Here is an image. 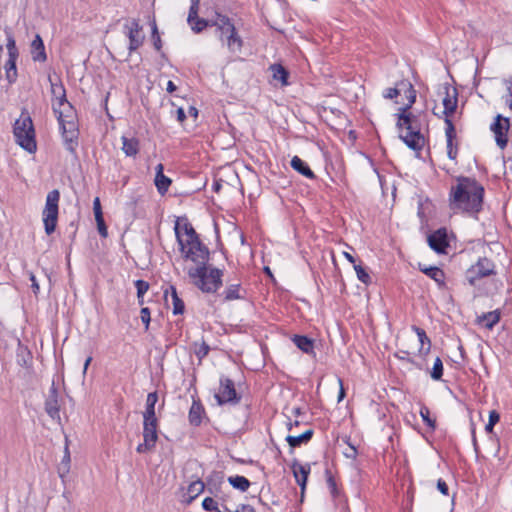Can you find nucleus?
Returning a JSON list of instances; mask_svg holds the SVG:
<instances>
[{
	"instance_id": "f257e3e1",
	"label": "nucleus",
	"mask_w": 512,
	"mask_h": 512,
	"mask_svg": "<svg viewBox=\"0 0 512 512\" xmlns=\"http://www.w3.org/2000/svg\"><path fill=\"white\" fill-rule=\"evenodd\" d=\"M484 187L474 178L459 177L449 193L450 208L468 213H478L482 209Z\"/></svg>"
},
{
	"instance_id": "f03ea898",
	"label": "nucleus",
	"mask_w": 512,
	"mask_h": 512,
	"mask_svg": "<svg viewBox=\"0 0 512 512\" xmlns=\"http://www.w3.org/2000/svg\"><path fill=\"white\" fill-rule=\"evenodd\" d=\"M398 86L402 87L408 99V103L405 106L399 108V113L397 114L398 128L406 129L405 135L401 134L400 138L410 149L420 151L422 150L425 144V139L420 132V125L418 124V119L411 113H408V110L416 101V90L414 89L413 85L407 80L400 81L398 83Z\"/></svg>"
},
{
	"instance_id": "7ed1b4c3",
	"label": "nucleus",
	"mask_w": 512,
	"mask_h": 512,
	"mask_svg": "<svg viewBox=\"0 0 512 512\" xmlns=\"http://www.w3.org/2000/svg\"><path fill=\"white\" fill-rule=\"evenodd\" d=\"M496 264L491 258H478L475 264L465 271V280L475 289V296H492L499 288L500 281Z\"/></svg>"
},
{
	"instance_id": "20e7f679",
	"label": "nucleus",
	"mask_w": 512,
	"mask_h": 512,
	"mask_svg": "<svg viewBox=\"0 0 512 512\" xmlns=\"http://www.w3.org/2000/svg\"><path fill=\"white\" fill-rule=\"evenodd\" d=\"M174 230L184 256H210L209 248L200 239L187 217H177Z\"/></svg>"
},
{
	"instance_id": "39448f33",
	"label": "nucleus",
	"mask_w": 512,
	"mask_h": 512,
	"mask_svg": "<svg viewBox=\"0 0 512 512\" xmlns=\"http://www.w3.org/2000/svg\"><path fill=\"white\" fill-rule=\"evenodd\" d=\"M223 275V270L207 265L206 262H201L188 270L192 284L207 294H215L222 287Z\"/></svg>"
},
{
	"instance_id": "423d86ee",
	"label": "nucleus",
	"mask_w": 512,
	"mask_h": 512,
	"mask_svg": "<svg viewBox=\"0 0 512 512\" xmlns=\"http://www.w3.org/2000/svg\"><path fill=\"white\" fill-rule=\"evenodd\" d=\"M52 109L60 124L66 149L70 153L75 154L76 146L78 144L79 130L74 107L69 103L60 109L56 104H52Z\"/></svg>"
},
{
	"instance_id": "0eeeda50",
	"label": "nucleus",
	"mask_w": 512,
	"mask_h": 512,
	"mask_svg": "<svg viewBox=\"0 0 512 512\" xmlns=\"http://www.w3.org/2000/svg\"><path fill=\"white\" fill-rule=\"evenodd\" d=\"M212 27H215L216 35L220 41L226 44L229 51L239 52L243 47V40L238 34L233 21L224 14L215 12L212 18Z\"/></svg>"
},
{
	"instance_id": "6e6552de",
	"label": "nucleus",
	"mask_w": 512,
	"mask_h": 512,
	"mask_svg": "<svg viewBox=\"0 0 512 512\" xmlns=\"http://www.w3.org/2000/svg\"><path fill=\"white\" fill-rule=\"evenodd\" d=\"M13 133L16 143L29 153L37 149L35 130L32 119L26 110L21 112L20 117L15 121Z\"/></svg>"
},
{
	"instance_id": "1a4fd4ad",
	"label": "nucleus",
	"mask_w": 512,
	"mask_h": 512,
	"mask_svg": "<svg viewBox=\"0 0 512 512\" xmlns=\"http://www.w3.org/2000/svg\"><path fill=\"white\" fill-rule=\"evenodd\" d=\"M60 192L57 189L50 191L46 197L45 208L43 210V223L45 232L50 235L55 231L58 220Z\"/></svg>"
},
{
	"instance_id": "9d476101",
	"label": "nucleus",
	"mask_w": 512,
	"mask_h": 512,
	"mask_svg": "<svg viewBox=\"0 0 512 512\" xmlns=\"http://www.w3.org/2000/svg\"><path fill=\"white\" fill-rule=\"evenodd\" d=\"M157 428V418H143V443L136 447L139 454L150 452L155 448L158 441Z\"/></svg>"
},
{
	"instance_id": "9b49d317",
	"label": "nucleus",
	"mask_w": 512,
	"mask_h": 512,
	"mask_svg": "<svg viewBox=\"0 0 512 512\" xmlns=\"http://www.w3.org/2000/svg\"><path fill=\"white\" fill-rule=\"evenodd\" d=\"M214 397L219 405H236L240 403L242 398L236 391L234 381L225 376L220 377L219 392Z\"/></svg>"
},
{
	"instance_id": "f8f14e48",
	"label": "nucleus",
	"mask_w": 512,
	"mask_h": 512,
	"mask_svg": "<svg viewBox=\"0 0 512 512\" xmlns=\"http://www.w3.org/2000/svg\"><path fill=\"white\" fill-rule=\"evenodd\" d=\"M454 239V235L446 228H439L428 236V244L436 253L447 254L446 249Z\"/></svg>"
},
{
	"instance_id": "ddd939ff",
	"label": "nucleus",
	"mask_w": 512,
	"mask_h": 512,
	"mask_svg": "<svg viewBox=\"0 0 512 512\" xmlns=\"http://www.w3.org/2000/svg\"><path fill=\"white\" fill-rule=\"evenodd\" d=\"M509 119L497 115L495 121L491 124V131L495 135V141L499 148L504 149L507 146V132L509 130Z\"/></svg>"
},
{
	"instance_id": "4468645a",
	"label": "nucleus",
	"mask_w": 512,
	"mask_h": 512,
	"mask_svg": "<svg viewBox=\"0 0 512 512\" xmlns=\"http://www.w3.org/2000/svg\"><path fill=\"white\" fill-rule=\"evenodd\" d=\"M124 28L127 29L126 35L129 39L128 50L131 54L143 44L144 35L141 34L142 26L139 24L137 19H133L130 25L126 24Z\"/></svg>"
},
{
	"instance_id": "2eb2a0df",
	"label": "nucleus",
	"mask_w": 512,
	"mask_h": 512,
	"mask_svg": "<svg viewBox=\"0 0 512 512\" xmlns=\"http://www.w3.org/2000/svg\"><path fill=\"white\" fill-rule=\"evenodd\" d=\"M444 122L447 154L451 160H455L458 154V143H454L457 137L456 129L451 119H444Z\"/></svg>"
},
{
	"instance_id": "dca6fc26",
	"label": "nucleus",
	"mask_w": 512,
	"mask_h": 512,
	"mask_svg": "<svg viewBox=\"0 0 512 512\" xmlns=\"http://www.w3.org/2000/svg\"><path fill=\"white\" fill-rule=\"evenodd\" d=\"M291 470L295 477L296 483L300 486L302 493L306 488L308 476L311 472V465L309 463L300 464L297 459L291 463Z\"/></svg>"
},
{
	"instance_id": "f3484780",
	"label": "nucleus",
	"mask_w": 512,
	"mask_h": 512,
	"mask_svg": "<svg viewBox=\"0 0 512 512\" xmlns=\"http://www.w3.org/2000/svg\"><path fill=\"white\" fill-rule=\"evenodd\" d=\"M445 119H451L458 104V93L456 88L445 87V97L443 98Z\"/></svg>"
},
{
	"instance_id": "a211bd4d",
	"label": "nucleus",
	"mask_w": 512,
	"mask_h": 512,
	"mask_svg": "<svg viewBox=\"0 0 512 512\" xmlns=\"http://www.w3.org/2000/svg\"><path fill=\"white\" fill-rule=\"evenodd\" d=\"M45 411L51 418H59L58 391L54 383L49 389V395L45 401Z\"/></svg>"
},
{
	"instance_id": "6ab92c4d",
	"label": "nucleus",
	"mask_w": 512,
	"mask_h": 512,
	"mask_svg": "<svg viewBox=\"0 0 512 512\" xmlns=\"http://www.w3.org/2000/svg\"><path fill=\"white\" fill-rule=\"evenodd\" d=\"M418 269L433 279L439 286L445 285V274L442 269L434 265H426L421 262L417 264Z\"/></svg>"
},
{
	"instance_id": "aec40b11",
	"label": "nucleus",
	"mask_w": 512,
	"mask_h": 512,
	"mask_svg": "<svg viewBox=\"0 0 512 512\" xmlns=\"http://www.w3.org/2000/svg\"><path fill=\"white\" fill-rule=\"evenodd\" d=\"M473 250L474 252L483 254L484 256L487 254L500 255L503 251V246L499 242L486 243L479 239L473 242Z\"/></svg>"
},
{
	"instance_id": "412c9836",
	"label": "nucleus",
	"mask_w": 512,
	"mask_h": 512,
	"mask_svg": "<svg viewBox=\"0 0 512 512\" xmlns=\"http://www.w3.org/2000/svg\"><path fill=\"white\" fill-rule=\"evenodd\" d=\"M30 52L32 60L35 62L43 63L47 60L44 42L39 34L35 35L30 45Z\"/></svg>"
},
{
	"instance_id": "4be33fe9",
	"label": "nucleus",
	"mask_w": 512,
	"mask_h": 512,
	"mask_svg": "<svg viewBox=\"0 0 512 512\" xmlns=\"http://www.w3.org/2000/svg\"><path fill=\"white\" fill-rule=\"evenodd\" d=\"M205 414V409L199 398H193L192 405L189 410L188 419L192 426L198 427L202 423V417Z\"/></svg>"
},
{
	"instance_id": "5701e85b",
	"label": "nucleus",
	"mask_w": 512,
	"mask_h": 512,
	"mask_svg": "<svg viewBox=\"0 0 512 512\" xmlns=\"http://www.w3.org/2000/svg\"><path fill=\"white\" fill-rule=\"evenodd\" d=\"M163 171H164V165L162 163H159L155 167L156 175H155L154 183L157 188V191L161 195H164L168 191V189L172 183L171 179L169 177L165 176Z\"/></svg>"
},
{
	"instance_id": "b1692460",
	"label": "nucleus",
	"mask_w": 512,
	"mask_h": 512,
	"mask_svg": "<svg viewBox=\"0 0 512 512\" xmlns=\"http://www.w3.org/2000/svg\"><path fill=\"white\" fill-rule=\"evenodd\" d=\"M204 483L207 491L215 497H218L223 483V474L221 472H212Z\"/></svg>"
},
{
	"instance_id": "393cba45",
	"label": "nucleus",
	"mask_w": 512,
	"mask_h": 512,
	"mask_svg": "<svg viewBox=\"0 0 512 512\" xmlns=\"http://www.w3.org/2000/svg\"><path fill=\"white\" fill-rule=\"evenodd\" d=\"M221 296L223 297V301L230 302L233 300H241L245 299L246 291L241 287V284H231L228 285Z\"/></svg>"
},
{
	"instance_id": "a878e982",
	"label": "nucleus",
	"mask_w": 512,
	"mask_h": 512,
	"mask_svg": "<svg viewBox=\"0 0 512 512\" xmlns=\"http://www.w3.org/2000/svg\"><path fill=\"white\" fill-rule=\"evenodd\" d=\"M411 329L416 333V335L418 337V341L420 343V347L418 349V354L421 356L428 355L431 350V340L427 336L425 330L416 325H413L411 327Z\"/></svg>"
},
{
	"instance_id": "bb28decb",
	"label": "nucleus",
	"mask_w": 512,
	"mask_h": 512,
	"mask_svg": "<svg viewBox=\"0 0 512 512\" xmlns=\"http://www.w3.org/2000/svg\"><path fill=\"white\" fill-rule=\"evenodd\" d=\"M122 151L127 157H136L140 150V142L136 137L122 136Z\"/></svg>"
},
{
	"instance_id": "cd10ccee",
	"label": "nucleus",
	"mask_w": 512,
	"mask_h": 512,
	"mask_svg": "<svg viewBox=\"0 0 512 512\" xmlns=\"http://www.w3.org/2000/svg\"><path fill=\"white\" fill-rule=\"evenodd\" d=\"M500 321V311L494 310L478 316L476 323L491 330Z\"/></svg>"
},
{
	"instance_id": "c85d7f7f",
	"label": "nucleus",
	"mask_w": 512,
	"mask_h": 512,
	"mask_svg": "<svg viewBox=\"0 0 512 512\" xmlns=\"http://www.w3.org/2000/svg\"><path fill=\"white\" fill-rule=\"evenodd\" d=\"M350 263L353 264L354 270L357 274V278L362 283L368 285L371 283V277L368 269L363 265L361 258H347Z\"/></svg>"
},
{
	"instance_id": "c756f323",
	"label": "nucleus",
	"mask_w": 512,
	"mask_h": 512,
	"mask_svg": "<svg viewBox=\"0 0 512 512\" xmlns=\"http://www.w3.org/2000/svg\"><path fill=\"white\" fill-rule=\"evenodd\" d=\"M290 164H291V167L295 171H297L301 175L305 176L306 178H309V179H315L316 178V175L310 169L308 164L305 161H303L300 157L294 156L291 159V163Z\"/></svg>"
},
{
	"instance_id": "7c9ffc66",
	"label": "nucleus",
	"mask_w": 512,
	"mask_h": 512,
	"mask_svg": "<svg viewBox=\"0 0 512 512\" xmlns=\"http://www.w3.org/2000/svg\"><path fill=\"white\" fill-rule=\"evenodd\" d=\"M313 435L314 431L312 429H308L298 436L288 435L285 440L289 444L290 448L294 449L302 444H307L312 439Z\"/></svg>"
},
{
	"instance_id": "2f4dec72",
	"label": "nucleus",
	"mask_w": 512,
	"mask_h": 512,
	"mask_svg": "<svg viewBox=\"0 0 512 512\" xmlns=\"http://www.w3.org/2000/svg\"><path fill=\"white\" fill-rule=\"evenodd\" d=\"M293 343L306 354L314 353V341L313 339L305 335H294L292 338Z\"/></svg>"
},
{
	"instance_id": "473e14b6",
	"label": "nucleus",
	"mask_w": 512,
	"mask_h": 512,
	"mask_svg": "<svg viewBox=\"0 0 512 512\" xmlns=\"http://www.w3.org/2000/svg\"><path fill=\"white\" fill-rule=\"evenodd\" d=\"M16 360L18 365L21 367L30 368L33 360L31 351L19 343V347L16 352Z\"/></svg>"
},
{
	"instance_id": "72a5a7b5",
	"label": "nucleus",
	"mask_w": 512,
	"mask_h": 512,
	"mask_svg": "<svg viewBox=\"0 0 512 512\" xmlns=\"http://www.w3.org/2000/svg\"><path fill=\"white\" fill-rule=\"evenodd\" d=\"M157 402L158 393L156 391L148 393L143 418H157L155 413V406Z\"/></svg>"
},
{
	"instance_id": "f704fd0d",
	"label": "nucleus",
	"mask_w": 512,
	"mask_h": 512,
	"mask_svg": "<svg viewBox=\"0 0 512 512\" xmlns=\"http://www.w3.org/2000/svg\"><path fill=\"white\" fill-rule=\"evenodd\" d=\"M270 70L272 71V77L274 80L279 81L282 86L288 85L289 73L283 65L272 64L270 66Z\"/></svg>"
},
{
	"instance_id": "c9c22d12",
	"label": "nucleus",
	"mask_w": 512,
	"mask_h": 512,
	"mask_svg": "<svg viewBox=\"0 0 512 512\" xmlns=\"http://www.w3.org/2000/svg\"><path fill=\"white\" fill-rule=\"evenodd\" d=\"M16 61L17 58H10L8 57V60L5 63L4 69H5V76L7 81L12 84L17 79V67H16Z\"/></svg>"
},
{
	"instance_id": "e433bc0d",
	"label": "nucleus",
	"mask_w": 512,
	"mask_h": 512,
	"mask_svg": "<svg viewBox=\"0 0 512 512\" xmlns=\"http://www.w3.org/2000/svg\"><path fill=\"white\" fill-rule=\"evenodd\" d=\"M169 290L171 292V298H172V304H173V314H183L185 311V304L184 301L179 297L176 288L171 285L169 287Z\"/></svg>"
},
{
	"instance_id": "4c0bfd02",
	"label": "nucleus",
	"mask_w": 512,
	"mask_h": 512,
	"mask_svg": "<svg viewBox=\"0 0 512 512\" xmlns=\"http://www.w3.org/2000/svg\"><path fill=\"white\" fill-rule=\"evenodd\" d=\"M228 482L233 488L238 489L241 492L247 491L251 485L250 481L246 477L240 475L230 476L228 478Z\"/></svg>"
},
{
	"instance_id": "58836bf2",
	"label": "nucleus",
	"mask_w": 512,
	"mask_h": 512,
	"mask_svg": "<svg viewBox=\"0 0 512 512\" xmlns=\"http://www.w3.org/2000/svg\"><path fill=\"white\" fill-rule=\"evenodd\" d=\"M205 490V483L198 479L196 481H193L188 486V495H189V502L194 500L198 495H200Z\"/></svg>"
},
{
	"instance_id": "ea45409f",
	"label": "nucleus",
	"mask_w": 512,
	"mask_h": 512,
	"mask_svg": "<svg viewBox=\"0 0 512 512\" xmlns=\"http://www.w3.org/2000/svg\"><path fill=\"white\" fill-rule=\"evenodd\" d=\"M49 82L51 85V94L53 99L56 98H64V94H66V89L60 79H58L56 82L52 80L51 77H49Z\"/></svg>"
},
{
	"instance_id": "a19ab883",
	"label": "nucleus",
	"mask_w": 512,
	"mask_h": 512,
	"mask_svg": "<svg viewBox=\"0 0 512 512\" xmlns=\"http://www.w3.org/2000/svg\"><path fill=\"white\" fill-rule=\"evenodd\" d=\"M6 36H7V50H8V57L10 58H18L19 52L16 47V42L14 39V36L10 30H5Z\"/></svg>"
},
{
	"instance_id": "79ce46f5",
	"label": "nucleus",
	"mask_w": 512,
	"mask_h": 512,
	"mask_svg": "<svg viewBox=\"0 0 512 512\" xmlns=\"http://www.w3.org/2000/svg\"><path fill=\"white\" fill-rule=\"evenodd\" d=\"M326 482L329 488L330 494L333 498H337L340 495V491L337 488L336 480L331 472V470H325Z\"/></svg>"
},
{
	"instance_id": "37998d69",
	"label": "nucleus",
	"mask_w": 512,
	"mask_h": 512,
	"mask_svg": "<svg viewBox=\"0 0 512 512\" xmlns=\"http://www.w3.org/2000/svg\"><path fill=\"white\" fill-rule=\"evenodd\" d=\"M190 26H191V29L195 33H200L205 28L212 27V19L206 20V19L197 17V18H195L194 22L192 24H190Z\"/></svg>"
},
{
	"instance_id": "c03bdc74",
	"label": "nucleus",
	"mask_w": 512,
	"mask_h": 512,
	"mask_svg": "<svg viewBox=\"0 0 512 512\" xmlns=\"http://www.w3.org/2000/svg\"><path fill=\"white\" fill-rule=\"evenodd\" d=\"M430 376L433 380H441L443 376V363L442 360L437 357L435 359L434 365L432 367V370L430 371Z\"/></svg>"
},
{
	"instance_id": "a18cd8bd",
	"label": "nucleus",
	"mask_w": 512,
	"mask_h": 512,
	"mask_svg": "<svg viewBox=\"0 0 512 512\" xmlns=\"http://www.w3.org/2000/svg\"><path fill=\"white\" fill-rule=\"evenodd\" d=\"M420 416H421L422 420L424 421V423L431 430H435V428H436V420L432 419L430 417V410H429L428 407H426V406L421 407V409H420Z\"/></svg>"
},
{
	"instance_id": "49530a36",
	"label": "nucleus",
	"mask_w": 512,
	"mask_h": 512,
	"mask_svg": "<svg viewBox=\"0 0 512 512\" xmlns=\"http://www.w3.org/2000/svg\"><path fill=\"white\" fill-rule=\"evenodd\" d=\"M394 356L400 361H405L416 366L418 369H421V366L410 356V352L408 350H399L394 354Z\"/></svg>"
},
{
	"instance_id": "de8ad7c7",
	"label": "nucleus",
	"mask_w": 512,
	"mask_h": 512,
	"mask_svg": "<svg viewBox=\"0 0 512 512\" xmlns=\"http://www.w3.org/2000/svg\"><path fill=\"white\" fill-rule=\"evenodd\" d=\"M202 508L207 512H222L216 500L212 497H206L202 501Z\"/></svg>"
},
{
	"instance_id": "09e8293b",
	"label": "nucleus",
	"mask_w": 512,
	"mask_h": 512,
	"mask_svg": "<svg viewBox=\"0 0 512 512\" xmlns=\"http://www.w3.org/2000/svg\"><path fill=\"white\" fill-rule=\"evenodd\" d=\"M135 287L137 289V298H143L145 293L149 290V283L144 280H136L135 281Z\"/></svg>"
},
{
	"instance_id": "8fccbe9b",
	"label": "nucleus",
	"mask_w": 512,
	"mask_h": 512,
	"mask_svg": "<svg viewBox=\"0 0 512 512\" xmlns=\"http://www.w3.org/2000/svg\"><path fill=\"white\" fill-rule=\"evenodd\" d=\"M198 10H199V0H192L191 6L189 9V13H188V18H187V21L189 24H192L194 22L195 18L198 17Z\"/></svg>"
},
{
	"instance_id": "3c124183",
	"label": "nucleus",
	"mask_w": 512,
	"mask_h": 512,
	"mask_svg": "<svg viewBox=\"0 0 512 512\" xmlns=\"http://www.w3.org/2000/svg\"><path fill=\"white\" fill-rule=\"evenodd\" d=\"M152 39H153V45L157 51L161 50L162 47V41L158 33L156 22L153 21L152 23Z\"/></svg>"
},
{
	"instance_id": "603ef678",
	"label": "nucleus",
	"mask_w": 512,
	"mask_h": 512,
	"mask_svg": "<svg viewBox=\"0 0 512 512\" xmlns=\"http://www.w3.org/2000/svg\"><path fill=\"white\" fill-rule=\"evenodd\" d=\"M209 351H210L209 345L205 341H203L199 345V347L195 350V355L197 356V358L199 360H201L209 354Z\"/></svg>"
},
{
	"instance_id": "864d4df0",
	"label": "nucleus",
	"mask_w": 512,
	"mask_h": 512,
	"mask_svg": "<svg viewBox=\"0 0 512 512\" xmlns=\"http://www.w3.org/2000/svg\"><path fill=\"white\" fill-rule=\"evenodd\" d=\"M150 315H151V312H150V309L148 307L141 308L140 317H141V321L145 325V330L146 331L149 329V324H150V321H151V316Z\"/></svg>"
},
{
	"instance_id": "5fc2aeb1",
	"label": "nucleus",
	"mask_w": 512,
	"mask_h": 512,
	"mask_svg": "<svg viewBox=\"0 0 512 512\" xmlns=\"http://www.w3.org/2000/svg\"><path fill=\"white\" fill-rule=\"evenodd\" d=\"M401 91H403L402 87L397 85L396 87L393 88H387L383 96L386 99H394L400 95Z\"/></svg>"
},
{
	"instance_id": "6e6d98bb",
	"label": "nucleus",
	"mask_w": 512,
	"mask_h": 512,
	"mask_svg": "<svg viewBox=\"0 0 512 512\" xmlns=\"http://www.w3.org/2000/svg\"><path fill=\"white\" fill-rule=\"evenodd\" d=\"M93 210L96 222H102L103 214L101 210V204L98 197H96L93 201Z\"/></svg>"
},
{
	"instance_id": "4d7b16f0",
	"label": "nucleus",
	"mask_w": 512,
	"mask_h": 512,
	"mask_svg": "<svg viewBox=\"0 0 512 512\" xmlns=\"http://www.w3.org/2000/svg\"><path fill=\"white\" fill-rule=\"evenodd\" d=\"M437 489L444 495H449V487L447 483L443 479H438L437 481Z\"/></svg>"
},
{
	"instance_id": "13d9d810",
	"label": "nucleus",
	"mask_w": 512,
	"mask_h": 512,
	"mask_svg": "<svg viewBox=\"0 0 512 512\" xmlns=\"http://www.w3.org/2000/svg\"><path fill=\"white\" fill-rule=\"evenodd\" d=\"M500 420V414L496 410H491L489 412V420L488 422L491 424H497Z\"/></svg>"
},
{
	"instance_id": "bf43d9fd",
	"label": "nucleus",
	"mask_w": 512,
	"mask_h": 512,
	"mask_svg": "<svg viewBox=\"0 0 512 512\" xmlns=\"http://www.w3.org/2000/svg\"><path fill=\"white\" fill-rule=\"evenodd\" d=\"M69 103L70 102L67 100L66 94H64V98L53 99V103L52 104H56L57 107H60V109H62V107H65Z\"/></svg>"
},
{
	"instance_id": "052dcab7",
	"label": "nucleus",
	"mask_w": 512,
	"mask_h": 512,
	"mask_svg": "<svg viewBox=\"0 0 512 512\" xmlns=\"http://www.w3.org/2000/svg\"><path fill=\"white\" fill-rule=\"evenodd\" d=\"M233 512H255V509L251 505L241 504Z\"/></svg>"
},
{
	"instance_id": "680f3d73",
	"label": "nucleus",
	"mask_w": 512,
	"mask_h": 512,
	"mask_svg": "<svg viewBox=\"0 0 512 512\" xmlns=\"http://www.w3.org/2000/svg\"><path fill=\"white\" fill-rule=\"evenodd\" d=\"M97 226H98V230H99L100 234L105 237L107 235V228H106L103 218H102V222H97Z\"/></svg>"
},
{
	"instance_id": "e2e57ef3",
	"label": "nucleus",
	"mask_w": 512,
	"mask_h": 512,
	"mask_svg": "<svg viewBox=\"0 0 512 512\" xmlns=\"http://www.w3.org/2000/svg\"><path fill=\"white\" fill-rule=\"evenodd\" d=\"M185 119H186V114H185L184 109L178 108L177 109V120L182 123Z\"/></svg>"
},
{
	"instance_id": "0e129e2a",
	"label": "nucleus",
	"mask_w": 512,
	"mask_h": 512,
	"mask_svg": "<svg viewBox=\"0 0 512 512\" xmlns=\"http://www.w3.org/2000/svg\"><path fill=\"white\" fill-rule=\"evenodd\" d=\"M339 384H340V391H339V394H338V402H341L344 399V397H345V390L343 388L342 379H339Z\"/></svg>"
},
{
	"instance_id": "69168bd1",
	"label": "nucleus",
	"mask_w": 512,
	"mask_h": 512,
	"mask_svg": "<svg viewBox=\"0 0 512 512\" xmlns=\"http://www.w3.org/2000/svg\"><path fill=\"white\" fill-rule=\"evenodd\" d=\"M263 271L273 282H275L274 275L269 266H264Z\"/></svg>"
},
{
	"instance_id": "338daca9",
	"label": "nucleus",
	"mask_w": 512,
	"mask_h": 512,
	"mask_svg": "<svg viewBox=\"0 0 512 512\" xmlns=\"http://www.w3.org/2000/svg\"><path fill=\"white\" fill-rule=\"evenodd\" d=\"M176 89H177V87H176V85L174 84V82H173V81H171V80H170V81H168L166 90H167L169 93H173L174 91H176Z\"/></svg>"
},
{
	"instance_id": "774afa93",
	"label": "nucleus",
	"mask_w": 512,
	"mask_h": 512,
	"mask_svg": "<svg viewBox=\"0 0 512 512\" xmlns=\"http://www.w3.org/2000/svg\"><path fill=\"white\" fill-rule=\"evenodd\" d=\"M30 280L32 281L33 291L36 293L39 290V285L36 282L35 276L33 274L30 275Z\"/></svg>"
}]
</instances>
